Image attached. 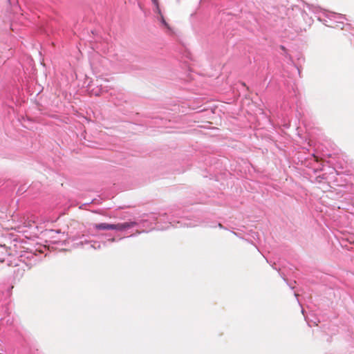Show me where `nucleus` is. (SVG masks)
<instances>
[{
	"label": "nucleus",
	"instance_id": "f257e3e1",
	"mask_svg": "<svg viewBox=\"0 0 354 354\" xmlns=\"http://www.w3.org/2000/svg\"><path fill=\"white\" fill-rule=\"evenodd\" d=\"M151 1L156 7L155 11L157 12L158 14H160L161 22L165 26V28H167V29L168 30V33H174L173 30H171V28H170L169 24L166 22L165 19H164L163 16L162 15V14L160 12V10L159 8L158 0H151Z\"/></svg>",
	"mask_w": 354,
	"mask_h": 354
},
{
	"label": "nucleus",
	"instance_id": "f03ea898",
	"mask_svg": "<svg viewBox=\"0 0 354 354\" xmlns=\"http://www.w3.org/2000/svg\"><path fill=\"white\" fill-rule=\"evenodd\" d=\"M136 225V222H127L124 223L113 224V230L118 231H123L126 229L134 227Z\"/></svg>",
	"mask_w": 354,
	"mask_h": 354
},
{
	"label": "nucleus",
	"instance_id": "7ed1b4c3",
	"mask_svg": "<svg viewBox=\"0 0 354 354\" xmlns=\"http://www.w3.org/2000/svg\"><path fill=\"white\" fill-rule=\"evenodd\" d=\"M96 230H113V224L98 223L95 225Z\"/></svg>",
	"mask_w": 354,
	"mask_h": 354
}]
</instances>
